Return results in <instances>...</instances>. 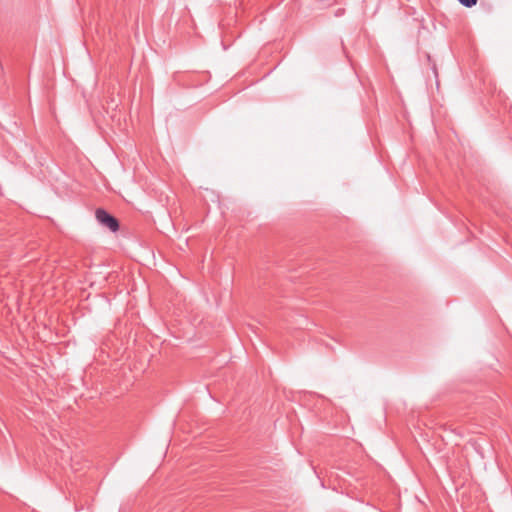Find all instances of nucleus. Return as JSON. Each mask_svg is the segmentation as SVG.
<instances>
[{"instance_id": "nucleus-1", "label": "nucleus", "mask_w": 512, "mask_h": 512, "mask_svg": "<svg viewBox=\"0 0 512 512\" xmlns=\"http://www.w3.org/2000/svg\"><path fill=\"white\" fill-rule=\"evenodd\" d=\"M97 221L104 227H107L110 231L116 232L119 229L118 220L109 214L106 210L99 208L95 213Z\"/></svg>"}, {"instance_id": "nucleus-2", "label": "nucleus", "mask_w": 512, "mask_h": 512, "mask_svg": "<svg viewBox=\"0 0 512 512\" xmlns=\"http://www.w3.org/2000/svg\"><path fill=\"white\" fill-rule=\"evenodd\" d=\"M463 6L472 7L476 5L477 0H458Z\"/></svg>"}]
</instances>
